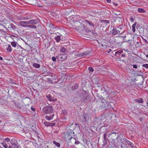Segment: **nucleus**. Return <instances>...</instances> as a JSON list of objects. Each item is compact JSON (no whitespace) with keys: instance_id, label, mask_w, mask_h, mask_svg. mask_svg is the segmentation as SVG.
I'll return each mask as SVG.
<instances>
[{"instance_id":"nucleus-50","label":"nucleus","mask_w":148,"mask_h":148,"mask_svg":"<svg viewBox=\"0 0 148 148\" xmlns=\"http://www.w3.org/2000/svg\"><path fill=\"white\" fill-rule=\"evenodd\" d=\"M133 148H136V147L133 145V146L132 147Z\"/></svg>"},{"instance_id":"nucleus-28","label":"nucleus","mask_w":148,"mask_h":148,"mask_svg":"<svg viewBox=\"0 0 148 148\" xmlns=\"http://www.w3.org/2000/svg\"><path fill=\"white\" fill-rule=\"evenodd\" d=\"M12 45L14 47H16L17 43L15 42H12L11 43Z\"/></svg>"},{"instance_id":"nucleus-23","label":"nucleus","mask_w":148,"mask_h":148,"mask_svg":"<svg viewBox=\"0 0 148 148\" xmlns=\"http://www.w3.org/2000/svg\"><path fill=\"white\" fill-rule=\"evenodd\" d=\"M55 39L56 40L57 42H58L60 40V36L59 35L55 37Z\"/></svg>"},{"instance_id":"nucleus-17","label":"nucleus","mask_w":148,"mask_h":148,"mask_svg":"<svg viewBox=\"0 0 148 148\" xmlns=\"http://www.w3.org/2000/svg\"><path fill=\"white\" fill-rule=\"evenodd\" d=\"M135 101L136 103H143V99L142 98H140L138 99H135Z\"/></svg>"},{"instance_id":"nucleus-36","label":"nucleus","mask_w":148,"mask_h":148,"mask_svg":"<svg viewBox=\"0 0 148 148\" xmlns=\"http://www.w3.org/2000/svg\"><path fill=\"white\" fill-rule=\"evenodd\" d=\"M103 145H106L107 143V140L106 139H104L103 140Z\"/></svg>"},{"instance_id":"nucleus-2","label":"nucleus","mask_w":148,"mask_h":148,"mask_svg":"<svg viewBox=\"0 0 148 148\" xmlns=\"http://www.w3.org/2000/svg\"><path fill=\"white\" fill-rule=\"evenodd\" d=\"M42 111L44 113L47 114L53 112L54 110L52 106H49L43 108Z\"/></svg>"},{"instance_id":"nucleus-48","label":"nucleus","mask_w":148,"mask_h":148,"mask_svg":"<svg viewBox=\"0 0 148 148\" xmlns=\"http://www.w3.org/2000/svg\"><path fill=\"white\" fill-rule=\"evenodd\" d=\"M113 4H114V5L115 6H117V4L114 3V2H113Z\"/></svg>"},{"instance_id":"nucleus-15","label":"nucleus","mask_w":148,"mask_h":148,"mask_svg":"<svg viewBox=\"0 0 148 148\" xmlns=\"http://www.w3.org/2000/svg\"><path fill=\"white\" fill-rule=\"evenodd\" d=\"M85 21L91 27V28L94 27L95 26L91 22H90L87 20H85Z\"/></svg>"},{"instance_id":"nucleus-58","label":"nucleus","mask_w":148,"mask_h":148,"mask_svg":"<svg viewBox=\"0 0 148 148\" xmlns=\"http://www.w3.org/2000/svg\"><path fill=\"white\" fill-rule=\"evenodd\" d=\"M11 143L12 144V140H11Z\"/></svg>"},{"instance_id":"nucleus-25","label":"nucleus","mask_w":148,"mask_h":148,"mask_svg":"<svg viewBox=\"0 0 148 148\" xmlns=\"http://www.w3.org/2000/svg\"><path fill=\"white\" fill-rule=\"evenodd\" d=\"M53 143L58 147H59L60 146V144L59 143L55 141H53Z\"/></svg>"},{"instance_id":"nucleus-9","label":"nucleus","mask_w":148,"mask_h":148,"mask_svg":"<svg viewBox=\"0 0 148 148\" xmlns=\"http://www.w3.org/2000/svg\"><path fill=\"white\" fill-rule=\"evenodd\" d=\"M88 95L85 92L84 94H81L80 95V97L82 98V101H85L88 99Z\"/></svg>"},{"instance_id":"nucleus-21","label":"nucleus","mask_w":148,"mask_h":148,"mask_svg":"<svg viewBox=\"0 0 148 148\" xmlns=\"http://www.w3.org/2000/svg\"><path fill=\"white\" fill-rule=\"evenodd\" d=\"M106 103L107 105V106H105L104 105L103 106V107H104L106 109L110 108L112 107V106L110 103L108 102H106Z\"/></svg>"},{"instance_id":"nucleus-12","label":"nucleus","mask_w":148,"mask_h":148,"mask_svg":"<svg viewBox=\"0 0 148 148\" xmlns=\"http://www.w3.org/2000/svg\"><path fill=\"white\" fill-rule=\"evenodd\" d=\"M101 90L104 91L107 94H108L110 91V89L108 87L106 86L105 87H103L102 88H101Z\"/></svg>"},{"instance_id":"nucleus-29","label":"nucleus","mask_w":148,"mask_h":148,"mask_svg":"<svg viewBox=\"0 0 148 148\" xmlns=\"http://www.w3.org/2000/svg\"><path fill=\"white\" fill-rule=\"evenodd\" d=\"M50 123L49 122H45L44 123V124L47 127L50 126Z\"/></svg>"},{"instance_id":"nucleus-4","label":"nucleus","mask_w":148,"mask_h":148,"mask_svg":"<svg viewBox=\"0 0 148 148\" xmlns=\"http://www.w3.org/2000/svg\"><path fill=\"white\" fill-rule=\"evenodd\" d=\"M90 119V115L86 113L84 114L81 118V121L83 123L88 121Z\"/></svg>"},{"instance_id":"nucleus-10","label":"nucleus","mask_w":148,"mask_h":148,"mask_svg":"<svg viewBox=\"0 0 148 148\" xmlns=\"http://www.w3.org/2000/svg\"><path fill=\"white\" fill-rule=\"evenodd\" d=\"M46 97L48 100L50 101H56V98L52 97L50 95H48L46 96Z\"/></svg>"},{"instance_id":"nucleus-11","label":"nucleus","mask_w":148,"mask_h":148,"mask_svg":"<svg viewBox=\"0 0 148 148\" xmlns=\"http://www.w3.org/2000/svg\"><path fill=\"white\" fill-rule=\"evenodd\" d=\"M89 54V52H86L84 53H78L77 54V56L78 57H82L85 56H86L88 55Z\"/></svg>"},{"instance_id":"nucleus-43","label":"nucleus","mask_w":148,"mask_h":148,"mask_svg":"<svg viewBox=\"0 0 148 148\" xmlns=\"http://www.w3.org/2000/svg\"><path fill=\"white\" fill-rule=\"evenodd\" d=\"M104 139H106V134H104L103 135Z\"/></svg>"},{"instance_id":"nucleus-54","label":"nucleus","mask_w":148,"mask_h":148,"mask_svg":"<svg viewBox=\"0 0 148 148\" xmlns=\"http://www.w3.org/2000/svg\"><path fill=\"white\" fill-rule=\"evenodd\" d=\"M8 148H12V147H11V146H9V147H8Z\"/></svg>"},{"instance_id":"nucleus-14","label":"nucleus","mask_w":148,"mask_h":148,"mask_svg":"<svg viewBox=\"0 0 148 148\" xmlns=\"http://www.w3.org/2000/svg\"><path fill=\"white\" fill-rule=\"evenodd\" d=\"M54 116V114L49 116L46 115L45 116V118L47 120L50 121L53 119Z\"/></svg>"},{"instance_id":"nucleus-13","label":"nucleus","mask_w":148,"mask_h":148,"mask_svg":"<svg viewBox=\"0 0 148 148\" xmlns=\"http://www.w3.org/2000/svg\"><path fill=\"white\" fill-rule=\"evenodd\" d=\"M17 19L19 20H27L29 19L30 18L28 16H27L24 17L21 16H17Z\"/></svg>"},{"instance_id":"nucleus-20","label":"nucleus","mask_w":148,"mask_h":148,"mask_svg":"<svg viewBox=\"0 0 148 148\" xmlns=\"http://www.w3.org/2000/svg\"><path fill=\"white\" fill-rule=\"evenodd\" d=\"M6 51L7 52H10L12 51L11 49V47L10 45H8V47L6 49Z\"/></svg>"},{"instance_id":"nucleus-35","label":"nucleus","mask_w":148,"mask_h":148,"mask_svg":"<svg viewBox=\"0 0 148 148\" xmlns=\"http://www.w3.org/2000/svg\"><path fill=\"white\" fill-rule=\"evenodd\" d=\"M88 69L89 71L92 72H93V69L91 67H88Z\"/></svg>"},{"instance_id":"nucleus-34","label":"nucleus","mask_w":148,"mask_h":148,"mask_svg":"<svg viewBox=\"0 0 148 148\" xmlns=\"http://www.w3.org/2000/svg\"><path fill=\"white\" fill-rule=\"evenodd\" d=\"M56 58L55 57H53L52 58V60L54 62H56Z\"/></svg>"},{"instance_id":"nucleus-26","label":"nucleus","mask_w":148,"mask_h":148,"mask_svg":"<svg viewBox=\"0 0 148 148\" xmlns=\"http://www.w3.org/2000/svg\"><path fill=\"white\" fill-rule=\"evenodd\" d=\"M66 50V49L64 47H62L60 49V52H65Z\"/></svg>"},{"instance_id":"nucleus-18","label":"nucleus","mask_w":148,"mask_h":148,"mask_svg":"<svg viewBox=\"0 0 148 148\" xmlns=\"http://www.w3.org/2000/svg\"><path fill=\"white\" fill-rule=\"evenodd\" d=\"M137 24V23L136 22H135L132 25V31L134 32H135L136 31L135 27H136Z\"/></svg>"},{"instance_id":"nucleus-1","label":"nucleus","mask_w":148,"mask_h":148,"mask_svg":"<svg viewBox=\"0 0 148 148\" xmlns=\"http://www.w3.org/2000/svg\"><path fill=\"white\" fill-rule=\"evenodd\" d=\"M74 132L71 130H68L64 133L65 140L66 141H69L72 138V135Z\"/></svg>"},{"instance_id":"nucleus-55","label":"nucleus","mask_w":148,"mask_h":148,"mask_svg":"<svg viewBox=\"0 0 148 148\" xmlns=\"http://www.w3.org/2000/svg\"><path fill=\"white\" fill-rule=\"evenodd\" d=\"M52 24H50V27H52Z\"/></svg>"},{"instance_id":"nucleus-51","label":"nucleus","mask_w":148,"mask_h":148,"mask_svg":"<svg viewBox=\"0 0 148 148\" xmlns=\"http://www.w3.org/2000/svg\"><path fill=\"white\" fill-rule=\"evenodd\" d=\"M122 28V27H118L117 29H119V28L120 29H121Z\"/></svg>"},{"instance_id":"nucleus-3","label":"nucleus","mask_w":148,"mask_h":148,"mask_svg":"<svg viewBox=\"0 0 148 148\" xmlns=\"http://www.w3.org/2000/svg\"><path fill=\"white\" fill-rule=\"evenodd\" d=\"M67 56L66 54H60L56 56V59L59 61H64L67 59Z\"/></svg>"},{"instance_id":"nucleus-39","label":"nucleus","mask_w":148,"mask_h":148,"mask_svg":"<svg viewBox=\"0 0 148 148\" xmlns=\"http://www.w3.org/2000/svg\"><path fill=\"white\" fill-rule=\"evenodd\" d=\"M5 140L6 142H9L10 141V139L8 138H6L5 139Z\"/></svg>"},{"instance_id":"nucleus-7","label":"nucleus","mask_w":148,"mask_h":148,"mask_svg":"<svg viewBox=\"0 0 148 148\" xmlns=\"http://www.w3.org/2000/svg\"><path fill=\"white\" fill-rule=\"evenodd\" d=\"M39 21L38 19H32L28 21L29 25H34L36 24Z\"/></svg>"},{"instance_id":"nucleus-41","label":"nucleus","mask_w":148,"mask_h":148,"mask_svg":"<svg viewBox=\"0 0 148 148\" xmlns=\"http://www.w3.org/2000/svg\"><path fill=\"white\" fill-rule=\"evenodd\" d=\"M120 57H121V58H122V57L124 58L125 57V54H122L121 55Z\"/></svg>"},{"instance_id":"nucleus-38","label":"nucleus","mask_w":148,"mask_h":148,"mask_svg":"<svg viewBox=\"0 0 148 148\" xmlns=\"http://www.w3.org/2000/svg\"><path fill=\"white\" fill-rule=\"evenodd\" d=\"M50 126H55V123H50Z\"/></svg>"},{"instance_id":"nucleus-46","label":"nucleus","mask_w":148,"mask_h":148,"mask_svg":"<svg viewBox=\"0 0 148 148\" xmlns=\"http://www.w3.org/2000/svg\"><path fill=\"white\" fill-rule=\"evenodd\" d=\"M112 93H113V94H114V92H113L112 91H111L110 93H108V95H109L110 94H112Z\"/></svg>"},{"instance_id":"nucleus-22","label":"nucleus","mask_w":148,"mask_h":148,"mask_svg":"<svg viewBox=\"0 0 148 148\" xmlns=\"http://www.w3.org/2000/svg\"><path fill=\"white\" fill-rule=\"evenodd\" d=\"M137 11L139 13H143L145 12V11L143 9L141 8H138Z\"/></svg>"},{"instance_id":"nucleus-37","label":"nucleus","mask_w":148,"mask_h":148,"mask_svg":"<svg viewBox=\"0 0 148 148\" xmlns=\"http://www.w3.org/2000/svg\"><path fill=\"white\" fill-rule=\"evenodd\" d=\"M12 145L14 148H18V146L17 145L15 144H12Z\"/></svg>"},{"instance_id":"nucleus-8","label":"nucleus","mask_w":148,"mask_h":148,"mask_svg":"<svg viewBox=\"0 0 148 148\" xmlns=\"http://www.w3.org/2000/svg\"><path fill=\"white\" fill-rule=\"evenodd\" d=\"M123 33V32H121V31H119L118 29L116 28H114L113 29L112 34L113 35H115L118 34H121Z\"/></svg>"},{"instance_id":"nucleus-45","label":"nucleus","mask_w":148,"mask_h":148,"mask_svg":"<svg viewBox=\"0 0 148 148\" xmlns=\"http://www.w3.org/2000/svg\"><path fill=\"white\" fill-rule=\"evenodd\" d=\"M15 105L18 108L19 107H20V106H18V105H17V103H15Z\"/></svg>"},{"instance_id":"nucleus-42","label":"nucleus","mask_w":148,"mask_h":148,"mask_svg":"<svg viewBox=\"0 0 148 148\" xmlns=\"http://www.w3.org/2000/svg\"><path fill=\"white\" fill-rule=\"evenodd\" d=\"M133 68L134 69H137L138 66L136 65H134L133 66Z\"/></svg>"},{"instance_id":"nucleus-52","label":"nucleus","mask_w":148,"mask_h":148,"mask_svg":"<svg viewBox=\"0 0 148 148\" xmlns=\"http://www.w3.org/2000/svg\"><path fill=\"white\" fill-rule=\"evenodd\" d=\"M131 20L132 21H133V18H131Z\"/></svg>"},{"instance_id":"nucleus-47","label":"nucleus","mask_w":148,"mask_h":148,"mask_svg":"<svg viewBox=\"0 0 148 148\" xmlns=\"http://www.w3.org/2000/svg\"><path fill=\"white\" fill-rule=\"evenodd\" d=\"M31 109L32 111H35V109L34 108H33L32 107H31Z\"/></svg>"},{"instance_id":"nucleus-16","label":"nucleus","mask_w":148,"mask_h":148,"mask_svg":"<svg viewBox=\"0 0 148 148\" xmlns=\"http://www.w3.org/2000/svg\"><path fill=\"white\" fill-rule=\"evenodd\" d=\"M124 140L127 144L130 145L131 147H133V144L130 142V141L128 140L125 138L124 139Z\"/></svg>"},{"instance_id":"nucleus-44","label":"nucleus","mask_w":148,"mask_h":148,"mask_svg":"<svg viewBox=\"0 0 148 148\" xmlns=\"http://www.w3.org/2000/svg\"><path fill=\"white\" fill-rule=\"evenodd\" d=\"M107 2L108 3H110L111 2V0H106Z\"/></svg>"},{"instance_id":"nucleus-56","label":"nucleus","mask_w":148,"mask_h":148,"mask_svg":"<svg viewBox=\"0 0 148 148\" xmlns=\"http://www.w3.org/2000/svg\"><path fill=\"white\" fill-rule=\"evenodd\" d=\"M112 51V50L111 49H110L109 50V52H110Z\"/></svg>"},{"instance_id":"nucleus-33","label":"nucleus","mask_w":148,"mask_h":148,"mask_svg":"<svg viewBox=\"0 0 148 148\" xmlns=\"http://www.w3.org/2000/svg\"><path fill=\"white\" fill-rule=\"evenodd\" d=\"M142 66L143 67H144L147 69H148V64H143V65Z\"/></svg>"},{"instance_id":"nucleus-30","label":"nucleus","mask_w":148,"mask_h":148,"mask_svg":"<svg viewBox=\"0 0 148 148\" xmlns=\"http://www.w3.org/2000/svg\"><path fill=\"white\" fill-rule=\"evenodd\" d=\"M1 144L5 148H7L8 146L7 145L5 142H4L2 143H1Z\"/></svg>"},{"instance_id":"nucleus-27","label":"nucleus","mask_w":148,"mask_h":148,"mask_svg":"<svg viewBox=\"0 0 148 148\" xmlns=\"http://www.w3.org/2000/svg\"><path fill=\"white\" fill-rule=\"evenodd\" d=\"M28 27H29L31 28L36 29L37 28V27L34 25H29Z\"/></svg>"},{"instance_id":"nucleus-31","label":"nucleus","mask_w":148,"mask_h":148,"mask_svg":"<svg viewBox=\"0 0 148 148\" xmlns=\"http://www.w3.org/2000/svg\"><path fill=\"white\" fill-rule=\"evenodd\" d=\"M10 25V27H11L13 29H14L16 28V26L13 24L11 23Z\"/></svg>"},{"instance_id":"nucleus-5","label":"nucleus","mask_w":148,"mask_h":148,"mask_svg":"<svg viewBox=\"0 0 148 148\" xmlns=\"http://www.w3.org/2000/svg\"><path fill=\"white\" fill-rule=\"evenodd\" d=\"M123 51L122 50H121L116 52L115 55L117 57H118V59L119 60H122L121 56V54L123 53Z\"/></svg>"},{"instance_id":"nucleus-40","label":"nucleus","mask_w":148,"mask_h":148,"mask_svg":"<svg viewBox=\"0 0 148 148\" xmlns=\"http://www.w3.org/2000/svg\"><path fill=\"white\" fill-rule=\"evenodd\" d=\"M75 144L78 145L80 143V142L79 141L77 140L75 141Z\"/></svg>"},{"instance_id":"nucleus-6","label":"nucleus","mask_w":148,"mask_h":148,"mask_svg":"<svg viewBox=\"0 0 148 148\" xmlns=\"http://www.w3.org/2000/svg\"><path fill=\"white\" fill-rule=\"evenodd\" d=\"M19 24L20 25L23 27H28L29 25L28 21H21L19 22Z\"/></svg>"},{"instance_id":"nucleus-19","label":"nucleus","mask_w":148,"mask_h":148,"mask_svg":"<svg viewBox=\"0 0 148 148\" xmlns=\"http://www.w3.org/2000/svg\"><path fill=\"white\" fill-rule=\"evenodd\" d=\"M32 65L34 67L36 68H39L40 66V64L37 63H33Z\"/></svg>"},{"instance_id":"nucleus-24","label":"nucleus","mask_w":148,"mask_h":148,"mask_svg":"<svg viewBox=\"0 0 148 148\" xmlns=\"http://www.w3.org/2000/svg\"><path fill=\"white\" fill-rule=\"evenodd\" d=\"M95 122H97V123H99V124L101 123V119H100L95 118L94 119Z\"/></svg>"},{"instance_id":"nucleus-49","label":"nucleus","mask_w":148,"mask_h":148,"mask_svg":"<svg viewBox=\"0 0 148 148\" xmlns=\"http://www.w3.org/2000/svg\"><path fill=\"white\" fill-rule=\"evenodd\" d=\"M0 60H3V58L2 57L0 56Z\"/></svg>"},{"instance_id":"nucleus-32","label":"nucleus","mask_w":148,"mask_h":148,"mask_svg":"<svg viewBox=\"0 0 148 148\" xmlns=\"http://www.w3.org/2000/svg\"><path fill=\"white\" fill-rule=\"evenodd\" d=\"M78 87V84H76L73 87V89H77Z\"/></svg>"},{"instance_id":"nucleus-57","label":"nucleus","mask_w":148,"mask_h":148,"mask_svg":"<svg viewBox=\"0 0 148 148\" xmlns=\"http://www.w3.org/2000/svg\"><path fill=\"white\" fill-rule=\"evenodd\" d=\"M147 106L148 107V103L147 102Z\"/></svg>"},{"instance_id":"nucleus-53","label":"nucleus","mask_w":148,"mask_h":148,"mask_svg":"<svg viewBox=\"0 0 148 148\" xmlns=\"http://www.w3.org/2000/svg\"><path fill=\"white\" fill-rule=\"evenodd\" d=\"M146 57L147 58H148V54L146 55Z\"/></svg>"}]
</instances>
